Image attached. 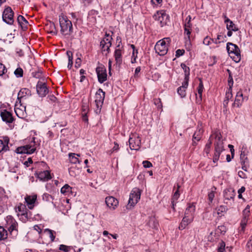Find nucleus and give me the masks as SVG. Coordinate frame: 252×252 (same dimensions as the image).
<instances>
[{
	"label": "nucleus",
	"mask_w": 252,
	"mask_h": 252,
	"mask_svg": "<svg viewBox=\"0 0 252 252\" xmlns=\"http://www.w3.org/2000/svg\"><path fill=\"white\" fill-rule=\"evenodd\" d=\"M216 188L213 187L211 188V190L208 192V197L209 200V204L210 205L212 203L214 198L215 197V190Z\"/></svg>",
	"instance_id": "obj_35"
},
{
	"label": "nucleus",
	"mask_w": 252,
	"mask_h": 252,
	"mask_svg": "<svg viewBox=\"0 0 252 252\" xmlns=\"http://www.w3.org/2000/svg\"><path fill=\"white\" fill-rule=\"evenodd\" d=\"M0 116L2 121L6 123H12L14 121L12 114L6 110L1 111Z\"/></svg>",
	"instance_id": "obj_19"
},
{
	"label": "nucleus",
	"mask_w": 252,
	"mask_h": 252,
	"mask_svg": "<svg viewBox=\"0 0 252 252\" xmlns=\"http://www.w3.org/2000/svg\"><path fill=\"white\" fill-rule=\"evenodd\" d=\"M114 56L116 63L121 64L122 63V51L119 49H116Z\"/></svg>",
	"instance_id": "obj_31"
},
{
	"label": "nucleus",
	"mask_w": 252,
	"mask_h": 252,
	"mask_svg": "<svg viewBox=\"0 0 252 252\" xmlns=\"http://www.w3.org/2000/svg\"><path fill=\"white\" fill-rule=\"evenodd\" d=\"M36 91L40 96H45L48 93L46 83L38 81L36 85Z\"/></svg>",
	"instance_id": "obj_14"
},
{
	"label": "nucleus",
	"mask_w": 252,
	"mask_h": 252,
	"mask_svg": "<svg viewBox=\"0 0 252 252\" xmlns=\"http://www.w3.org/2000/svg\"><path fill=\"white\" fill-rule=\"evenodd\" d=\"M225 244L224 242L221 241L220 242L218 248V252H225Z\"/></svg>",
	"instance_id": "obj_48"
},
{
	"label": "nucleus",
	"mask_w": 252,
	"mask_h": 252,
	"mask_svg": "<svg viewBox=\"0 0 252 252\" xmlns=\"http://www.w3.org/2000/svg\"><path fill=\"white\" fill-rule=\"evenodd\" d=\"M7 199V198L5 195L0 196V214L2 213L4 211V206Z\"/></svg>",
	"instance_id": "obj_37"
},
{
	"label": "nucleus",
	"mask_w": 252,
	"mask_h": 252,
	"mask_svg": "<svg viewBox=\"0 0 252 252\" xmlns=\"http://www.w3.org/2000/svg\"><path fill=\"white\" fill-rule=\"evenodd\" d=\"M71 189L72 188L70 187L68 184H65L61 188V192L63 194L67 195L71 192Z\"/></svg>",
	"instance_id": "obj_36"
},
{
	"label": "nucleus",
	"mask_w": 252,
	"mask_h": 252,
	"mask_svg": "<svg viewBox=\"0 0 252 252\" xmlns=\"http://www.w3.org/2000/svg\"><path fill=\"white\" fill-rule=\"evenodd\" d=\"M15 209L18 217L21 214L25 213L26 211H28L26 208V206L21 203L19 204L18 206L16 207Z\"/></svg>",
	"instance_id": "obj_32"
},
{
	"label": "nucleus",
	"mask_w": 252,
	"mask_h": 252,
	"mask_svg": "<svg viewBox=\"0 0 252 252\" xmlns=\"http://www.w3.org/2000/svg\"><path fill=\"white\" fill-rule=\"evenodd\" d=\"M96 72L98 82L102 83L107 80L106 70L104 67H98L96 68Z\"/></svg>",
	"instance_id": "obj_15"
},
{
	"label": "nucleus",
	"mask_w": 252,
	"mask_h": 252,
	"mask_svg": "<svg viewBox=\"0 0 252 252\" xmlns=\"http://www.w3.org/2000/svg\"><path fill=\"white\" fill-rule=\"evenodd\" d=\"M79 157L80 155L78 154H75V153H70L69 154V158L70 162L73 164H76L77 163H80V161L78 158L76 157Z\"/></svg>",
	"instance_id": "obj_34"
},
{
	"label": "nucleus",
	"mask_w": 252,
	"mask_h": 252,
	"mask_svg": "<svg viewBox=\"0 0 252 252\" xmlns=\"http://www.w3.org/2000/svg\"><path fill=\"white\" fill-rule=\"evenodd\" d=\"M141 191L138 188L133 189L129 195V198L127 205V209H130L137 203L140 199Z\"/></svg>",
	"instance_id": "obj_5"
},
{
	"label": "nucleus",
	"mask_w": 252,
	"mask_h": 252,
	"mask_svg": "<svg viewBox=\"0 0 252 252\" xmlns=\"http://www.w3.org/2000/svg\"><path fill=\"white\" fill-rule=\"evenodd\" d=\"M240 162L242 165V168L245 171H247L249 167V160L244 152L241 153L240 155Z\"/></svg>",
	"instance_id": "obj_25"
},
{
	"label": "nucleus",
	"mask_w": 252,
	"mask_h": 252,
	"mask_svg": "<svg viewBox=\"0 0 252 252\" xmlns=\"http://www.w3.org/2000/svg\"><path fill=\"white\" fill-rule=\"evenodd\" d=\"M17 227H18V223L16 221L15 222V224H14V223H13L12 224H11L10 226H8V229L9 231L11 233L13 232L14 231H17Z\"/></svg>",
	"instance_id": "obj_49"
},
{
	"label": "nucleus",
	"mask_w": 252,
	"mask_h": 252,
	"mask_svg": "<svg viewBox=\"0 0 252 252\" xmlns=\"http://www.w3.org/2000/svg\"><path fill=\"white\" fill-rule=\"evenodd\" d=\"M195 210V205L193 203L189 204L185 210L184 216L193 220Z\"/></svg>",
	"instance_id": "obj_18"
},
{
	"label": "nucleus",
	"mask_w": 252,
	"mask_h": 252,
	"mask_svg": "<svg viewBox=\"0 0 252 252\" xmlns=\"http://www.w3.org/2000/svg\"><path fill=\"white\" fill-rule=\"evenodd\" d=\"M215 143V153L213 158V161L216 163L219 159L221 152L224 150L223 142L220 135L217 134Z\"/></svg>",
	"instance_id": "obj_3"
},
{
	"label": "nucleus",
	"mask_w": 252,
	"mask_h": 252,
	"mask_svg": "<svg viewBox=\"0 0 252 252\" xmlns=\"http://www.w3.org/2000/svg\"><path fill=\"white\" fill-rule=\"evenodd\" d=\"M225 23L226 24V28L228 31H238V28H237L229 18L225 16Z\"/></svg>",
	"instance_id": "obj_28"
},
{
	"label": "nucleus",
	"mask_w": 252,
	"mask_h": 252,
	"mask_svg": "<svg viewBox=\"0 0 252 252\" xmlns=\"http://www.w3.org/2000/svg\"><path fill=\"white\" fill-rule=\"evenodd\" d=\"M66 53L68 57V63L67 67L69 69H70L71 68V67L72 66V64H73L72 53L70 51H67Z\"/></svg>",
	"instance_id": "obj_46"
},
{
	"label": "nucleus",
	"mask_w": 252,
	"mask_h": 252,
	"mask_svg": "<svg viewBox=\"0 0 252 252\" xmlns=\"http://www.w3.org/2000/svg\"><path fill=\"white\" fill-rule=\"evenodd\" d=\"M14 73L17 77H21L23 75V70L20 67L17 68Z\"/></svg>",
	"instance_id": "obj_47"
},
{
	"label": "nucleus",
	"mask_w": 252,
	"mask_h": 252,
	"mask_svg": "<svg viewBox=\"0 0 252 252\" xmlns=\"http://www.w3.org/2000/svg\"><path fill=\"white\" fill-rule=\"evenodd\" d=\"M226 49L231 58L236 62L238 63L241 60L240 51L238 47L232 43H227Z\"/></svg>",
	"instance_id": "obj_4"
},
{
	"label": "nucleus",
	"mask_w": 252,
	"mask_h": 252,
	"mask_svg": "<svg viewBox=\"0 0 252 252\" xmlns=\"http://www.w3.org/2000/svg\"><path fill=\"white\" fill-rule=\"evenodd\" d=\"M217 39L218 40V42H221L224 40V37L221 34H218Z\"/></svg>",
	"instance_id": "obj_63"
},
{
	"label": "nucleus",
	"mask_w": 252,
	"mask_h": 252,
	"mask_svg": "<svg viewBox=\"0 0 252 252\" xmlns=\"http://www.w3.org/2000/svg\"><path fill=\"white\" fill-rule=\"evenodd\" d=\"M60 250L64 251L65 252H68L69 247L64 245H61L59 248Z\"/></svg>",
	"instance_id": "obj_57"
},
{
	"label": "nucleus",
	"mask_w": 252,
	"mask_h": 252,
	"mask_svg": "<svg viewBox=\"0 0 252 252\" xmlns=\"http://www.w3.org/2000/svg\"><path fill=\"white\" fill-rule=\"evenodd\" d=\"M177 190L175 191V192H174L173 196H172V200H174V201H177L178 199L179 198V196H180V193L179 192V189L180 188V186L179 185V184H177Z\"/></svg>",
	"instance_id": "obj_43"
},
{
	"label": "nucleus",
	"mask_w": 252,
	"mask_h": 252,
	"mask_svg": "<svg viewBox=\"0 0 252 252\" xmlns=\"http://www.w3.org/2000/svg\"><path fill=\"white\" fill-rule=\"evenodd\" d=\"M38 178L42 181H46L52 178L50 173L48 170L39 171L36 173Z\"/></svg>",
	"instance_id": "obj_24"
},
{
	"label": "nucleus",
	"mask_w": 252,
	"mask_h": 252,
	"mask_svg": "<svg viewBox=\"0 0 252 252\" xmlns=\"http://www.w3.org/2000/svg\"><path fill=\"white\" fill-rule=\"evenodd\" d=\"M36 150V148L34 147V145H26L24 146L18 147L16 151L18 154H32Z\"/></svg>",
	"instance_id": "obj_12"
},
{
	"label": "nucleus",
	"mask_w": 252,
	"mask_h": 252,
	"mask_svg": "<svg viewBox=\"0 0 252 252\" xmlns=\"http://www.w3.org/2000/svg\"><path fill=\"white\" fill-rule=\"evenodd\" d=\"M14 12L11 8L8 6L5 8L2 13V20L9 25H12L14 22Z\"/></svg>",
	"instance_id": "obj_9"
},
{
	"label": "nucleus",
	"mask_w": 252,
	"mask_h": 252,
	"mask_svg": "<svg viewBox=\"0 0 252 252\" xmlns=\"http://www.w3.org/2000/svg\"><path fill=\"white\" fill-rule=\"evenodd\" d=\"M129 144L131 150H138L141 145V139L137 134H131L129 139Z\"/></svg>",
	"instance_id": "obj_8"
},
{
	"label": "nucleus",
	"mask_w": 252,
	"mask_h": 252,
	"mask_svg": "<svg viewBox=\"0 0 252 252\" xmlns=\"http://www.w3.org/2000/svg\"><path fill=\"white\" fill-rule=\"evenodd\" d=\"M131 47L133 48V53H132V58H134L137 56V54L138 53L137 50H135V46L134 45H131Z\"/></svg>",
	"instance_id": "obj_61"
},
{
	"label": "nucleus",
	"mask_w": 252,
	"mask_h": 252,
	"mask_svg": "<svg viewBox=\"0 0 252 252\" xmlns=\"http://www.w3.org/2000/svg\"><path fill=\"white\" fill-rule=\"evenodd\" d=\"M154 104L157 106L158 109H161L162 107V103L160 98H155L154 99Z\"/></svg>",
	"instance_id": "obj_52"
},
{
	"label": "nucleus",
	"mask_w": 252,
	"mask_h": 252,
	"mask_svg": "<svg viewBox=\"0 0 252 252\" xmlns=\"http://www.w3.org/2000/svg\"><path fill=\"white\" fill-rule=\"evenodd\" d=\"M7 72V69L4 65L0 63V76H2Z\"/></svg>",
	"instance_id": "obj_53"
},
{
	"label": "nucleus",
	"mask_w": 252,
	"mask_h": 252,
	"mask_svg": "<svg viewBox=\"0 0 252 252\" xmlns=\"http://www.w3.org/2000/svg\"><path fill=\"white\" fill-rule=\"evenodd\" d=\"M61 32L63 34L70 35L72 32V24L67 16L61 15L59 16Z\"/></svg>",
	"instance_id": "obj_1"
},
{
	"label": "nucleus",
	"mask_w": 252,
	"mask_h": 252,
	"mask_svg": "<svg viewBox=\"0 0 252 252\" xmlns=\"http://www.w3.org/2000/svg\"><path fill=\"white\" fill-rule=\"evenodd\" d=\"M250 206L247 205L246 208L243 211V218L240 223L241 230H240V231L244 232L245 230L250 215Z\"/></svg>",
	"instance_id": "obj_10"
},
{
	"label": "nucleus",
	"mask_w": 252,
	"mask_h": 252,
	"mask_svg": "<svg viewBox=\"0 0 252 252\" xmlns=\"http://www.w3.org/2000/svg\"><path fill=\"white\" fill-rule=\"evenodd\" d=\"M188 81V79L186 77L185 78V80L182 83V86L177 89V93L182 98L185 97L186 95V90L189 85Z\"/></svg>",
	"instance_id": "obj_20"
},
{
	"label": "nucleus",
	"mask_w": 252,
	"mask_h": 252,
	"mask_svg": "<svg viewBox=\"0 0 252 252\" xmlns=\"http://www.w3.org/2000/svg\"><path fill=\"white\" fill-rule=\"evenodd\" d=\"M105 97V93L102 89H99L95 93V103L96 107L99 108H100L104 101Z\"/></svg>",
	"instance_id": "obj_13"
},
{
	"label": "nucleus",
	"mask_w": 252,
	"mask_h": 252,
	"mask_svg": "<svg viewBox=\"0 0 252 252\" xmlns=\"http://www.w3.org/2000/svg\"><path fill=\"white\" fill-rule=\"evenodd\" d=\"M15 112L19 118L24 119L27 116L26 106L22 105L21 103H19V102L16 101L15 106Z\"/></svg>",
	"instance_id": "obj_11"
},
{
	"label": "nucleus",
	"mask_w": 252,
	"mask_h": 252,
	"mask_svg": "<svg viewBox=\"0 0 252 252\" xmlns=\"http://www.w3.org/2000/svg\"><path fill=\"white\" fill-rule=\"evenodd\" d=\"M107 206L112 210H114L119 204L118 200L113 196H108L105 198Z\"/></svg>",
	"instance_id": "obj_17"
},
{
	"label": "nucleus",
	"mask_w": 252,
	"mask_h": 252,
	"mask_svg": "<svg viewBox=\"0 0 252 252\" xmlns=\"http://www.w3.org/2000/svg\"><path fill=\"white\" fill-rule=\"evenodd\" d=\"M244 99L242 91L240 90L237 93L235 101L233 103V106L240 107L242 105Z\"/></svg>",
	"instance_id": "obj_23"
},
{
	"label": "nucleus",
	"mask_w": 252,
	"mask_h": 252,
	"mask_svg": "<svg viewBox=\"0 0 252 252\" xmlns=\"http://www.w3.org/2000/svg\"><path fill=\"white\" fill-rule=\"evenodd\" d=\"M8 142L9 139L7 138H6L4 139V141L1 140H0V153L2 151L5 152L8 150Z\"/></svg>",
	"instance_id": "obj_30"
},
{
	"label": "nucleus",
	"mask_w": 252,
	"mask_h": 252,
	"mask_svg": "<svg viewBox=\"0 0 252 252\" xmlns=\"http://www.w3.org/2000/svg\"><path fill=\"white\" fill-rule=\"evenodd\" d=\"M227 210V208L225 206H220L217 209V213L220 216L223 215V213L225 212Z\"/></svg>",
	"instance_id": "obj_45"
},
{
	"label": "nucleus",
	"mask_w": 252,
	"mask_h": 252,
	"mask_svg": "<svg viewBox=\"0 0 252 252\" xmlns=\"http://www.w3.org/2000/svg\"><path fill=\"white\" fill-rule=\"evenodd\" d=\"M181 66L185 73V78L187 77V78L189 79V68L188 67L185 63H182L181 64Z\"/></svg>",
	"instance_id": "obj_44"
},
{
	"label": "nucleus",
	"mask_w": 252,
	"mask_h": 252,
	"mask_svg": "<svg viewBox=\"0 0 252 252\" xmlns=\"http://www.w3.org/2000/svg\"><path fill=\"white\" fill-rule=\"evenodd\" d=\"M185 53L184 50L178 49L176 52V56L177 57H179L181 56H182Z\"/></svg>",
	"instance_id": "obj_58"
},
{
	"label": "nucleus",
	"mask_w": 252,
	"mask_h": 252,
	"mask_svg": "<svg viewBox=\"0 0 252 252\" xmlns=\"http://www.w3.org/2000/svg\"><path fill=\"white\" fill-rule=\"evenodd\" d=\"M211 41H212V39L208 36H206L204 38L203 43L205 45H209L210 44Z\"/></svg>",
	"instance_id": "obj_56"
},
{
	"label": "nucleus",
	"mask_w": 252,
	"mask_h": 252,
	"mask_svg": "<svg viewBox=\"0 0 252 252\" xmlns=\"http://www.w3.org/2000/svg\"><path fill=\"white\" fill-rule=\"evenodd\" d=\"M202 133V130L201 129H199L198 130L196 131L193 135V144H196L194 140H196L197 141H198L200 140L201 138V134Z\"/></svg>",
	"instance_id": "obj_38"
},
{
	"label": "nucleus",
	"mask_w": 252,
	"mask_h": 252,
	"mask_svg": "<svg viewBox=\"0 0 252 252\" xmlns=\"http://www.w3.org/2000/svg\"><path fill=\"white\" fill-rule=\"evenodd\" d=\"M43 200L46 201H50L52 199V197L51 195L47 193H45L42 196Z\"/></svg>",
	"instance_id": "obj_54"
},
{
	"label": "nucleus",
	"mask_w": 252,
	"mask_h": 252,
	"mask_svg": "<svg viewBox=\"0 0 252 252\" xmlns=\"http://www.w3.org/2000/svg\"><path fill=\"white\" fill-rule=\"evenodd\" d=\"M227 71L229 73V77H228V85L229 86V90H231V88L233 86V78H232V76L231 74V72L229 70H227Z\"/></svg>",
	"instance_id": "obj_50"
},
{
	"label": "nucleus",
	"mask_w": 252,
	"mask_h": 252,
	"mask_svg": "<svg viewBox=\"0 0 252 252\" xmlns=\"http://www.w3.org/2000/svg\"><path fill=\"white\" fill-rule=\"evenodd\" d=\"M112 38L107 33H105V36L101 40L100 46L101 48L102 51L105 52V54L109 53L110 47L111 46V40Z\"/></svg>",
	"instance_id": "obj_7"
},
{
	"label": "nucleus",
	"mask_w": 252,
	"mask_h": 252,
	"mask_svg": "<svg viewBox=\"0 0 252 252\" xmlns=\"http://www.w3.org/2000/svg\"><path fill=\"white\" fill-rule=\"evenodd\" d=\"M142 164L145 168H150L153 166L152 163L148 160L143 161Z\"/></svg>",
	"instance_id": "obj_55"
},
{
	"label": "nucleus",
	"mask_w": 252,
	"mask_h": 252,
	"mask_svg": "<svg viewBox=\"0 0 252 252\" xmlns=\"http://www.w3.org/2000/svg\"><path fill=\"white\" fill-rule=\"evenodd\" d=\"M199 84L197 88V93L199 95V98L201 100L202 98V94L204 90V86L201 79H199Z\"/></svg>",
	"instance_id": "obj_41"
},
{
	"label": "nucleus",
	"mask_w": 252,
	"mask_h": 252,
	"mask_svg": "<svg viewBox=\"0 0 252 252\" xmlns=\"http://www.w3.org/2000/svg\"><path fill=\"white\" fill-rule=\"evenodd\" d=\"M81 63V60L80 58H77L76 60L75 63V67L78 68L80 66Z\"/></svg>",
	"instance_id": "obj_60"
},
{
	"label": "nucleus",
	"mask_w": 252,
	"mask_h": 252,
	"mask_svg": "<svg viewBox=\"0 0 252 252\" xmlns=\"http://www.w3.org/2000/svg\"><path fill=\"white\" fill-rule=\"evenodd\" d=\"M238 175L241 178L244 179L246 178L245 174L242 171H240L238 172Z\"/></svg>",
	"instance_id": "obj_64"
},
{
	"label": "nucleus",
	"mask_w": 252,
	"mask_h": 252,
	"mask_svg": "<svg viewBox=\"0 0 252 252\" xmlns=\"http://www.w3.org/2000/svg\"><path fill=\"white\" fill-rule=\"evenodd\" d=\"M193 220L184 216L179 226V229L180 230H183L185 229L189 224L193 221Z\"/></svg>",
	"instance_id": "obj_26"
},
{
	"label": "nucleus",
	"mask_w": 252,
	"mask_h": 252,
	"mask_svg": "<svg viewBox=\"0 0 252 252\" xmlns=\"http://www.w3.org/2000/svg\"><path fill=\"white\" fill-rule=\"evenodd\" d=\"M33 228L34 230L37 231L39 234L41 233L42 232V229L40 227L37 225H35L33 226Z\"/></svg>",
	"instance_id": "obj_62"
},
{
	"label": "nucleus",
	"mask_w": 252,
	"mask_h": 252,
	"mask_svg": "<svg viewBox=\"0 0 252 252\" xmlns=\"http://www.w3.org/2000/svg\"><path fill=\"white\" fill-rule=\"evenodd\" d=\"M17 21L23 30H26L27 29L28 22L23 16L19 15L17 17Z\"/></svg>",
	"instance_id": "obj_27"
},
{
	"label": "nucleus",
	"mask_w": 252,
	"mask_h": 252,
	"mask_svg": "<svg viewBox=\"0 0 252 252\" xmlns=\"http://www.w3.org/2000/svg\"><path fill=\"white\" fill-rule=\"evenodd\" d=\"M25 199L28 207L30 209H32L34 206L35 202L37 199V195L36 194L32 195H27L25 198Z\"/></svg>",
	"instance_id": "obj_22"
},
{
	"label": "nucleus",
	"mask_w": 252,
	"mask_h": 252,
	"mask_svg": "<svg viewBox=\"0 0 252 252\" xmlns=\"http://www.w3.org/2000/svg\"><path fill=\"white\" fill-rule=\"evenodd\" d=\"M44 232L49 236L51 239V241L53 242L55 238V234H56V232L48 228L45 229Z\"/></svg>",
	"instance_id": "obj_40"
},
{
	"label": "nucleus",
	"mask_w": 252,
	"mask_h": 252,
	"mask_svg": "<svg viewBox=\"0 0 252 252\" xmlns=\"http://www.w3.org/2000/svg\"><path fill=\"white\" fill-rule=\"evenodd\" d=\"M191 17L190 15H189L184 22V31L185 34L188 35V38H190V34L191 31L192 24L191 23Z\"/></svg>",
	"instance_id": "obj_16"
},
{
	"label": "nucleus",
	"mask_w": 252,
	"mask_h": 252,
	"mask_svg": "<svg viewBox=\"0 0 252 252\" xmlns=\"http://www.w3.org/2000/svg\"><path fill=\"white\" fill-rule=\"evenodd\" d=\"M7 231L2 226H0V241L7 238Z\"/></svg>",
	"instance_id": "obj_42"
},
{
	"label": "nucleus",
	"mask_w": 252,
	"mask_h": 252,
	"mask_svg": "<svg viewBox=\"0 0 252 252\" xmlns=\"http://www.w3.org/2000/svg\"><path fill=\"white\" fill-rule=\"evenodd\" d=\"M31 95V91L27 88L21 89L18 94L17 100L19 103H21L22 99L26 98L27 96Z\"/></svg>",
	"instance_id": "obj_21"
},
{
	"label": "nucleus",
	"mask_w": 252,
	"mask_h": 252,
	"mask_svg": "<svg viewBox=\"0 0 252 252\" xmlns=\"http://www.w3.org/2000/svg\"><path fill=\"white\" fill-rule=\"evenodd\" d=\"M154 18L155 20L160 23L161 27L167 24L169 21V16L164 11H160L157 12L154 15Z\"/></svg>",
	"instance_id": "obj_6"
},
{
	"label": "nucleus",
	"mask_w": 252,
	"mask_h": 252,
	"mask_svg": "<svg viewBox=\"0 0 252 252\" xmlns=\"http://www.w3.org/2000/svg\"><path fill=\"white\" fill-rule=\"evenodd\" d=\"M232 97V94L231 93V89L228 90V91L226 93L225 95V99H228L229 100Z\"/></svg>",
	"instance_id": "obj_59"
},
{
	"label": "nucleus",
	"mask_w": 252,
	"mask_h": 252,
	"mask_svg": "<svg viewBox=\"0 0 252 252\" xmlns=\"http://www.w3.org/2000/svg\"><path fill=\"white\" fill-rule=\"evenodd\" d=\"M170 41L169 37L164 38L158 41L155 46L156 52L160 56L165 55L168 51V46Z\"/></svg>",
	"instance_id": "obj_2"
},
{
	"label": "nucleus",
	"mask_w": 252,
	"mask_h": 252,
	"mask_svg": "<svg viewBox=\"0 0 252 252\" xmlns=\"http://www.w3.org/2000/svg\"><path fill=\"white\" fill-rule=\"evenodd\" d=\"M211 144H212V142L211 141L209 140L208 143L205 145L204 151V152L207 155L210 153Z\"/></svg>",
	"instance_id": "obj_51"
},
{
	"label": "nucleus",
	"mask_w": 252,
	"mask_h": 252,
	"mask_svg": "<svg viewBox=\"0 0 252 252\" xmlns=\"http://www.w3.org/2000/svg\"><path fill=\"white\" fill-rule=\"evenodd\" d=\"M223 196L225 201L226 200H230L234 198L235 194L233 190L231 189H225L223 192Z\"/></svg>",
	"instance_id": "obj_29"
},
{
	"label": "nucleus",
	"mask_w": 252,
	"mask_h": 252,
	"mask_svg": "<svg viewBox=\"0 0 252 252\" xmlns=\"http://www.w3.org/2000/svg\"><path fill=\"white\" fill-rule=\"evenodd\" d=\"M18 217L22 221L26 222L31 218V213L27 211L25 213L21 214Z\"/></svg>",
	"instance_id": "obj_33"
},
{
	"label": "nucleus",
	"mask_w": 252,
	"mask_h": 252,
	"mask_svg": "<svg viewBox=\"0 0 252 252\" xmlns=\"http://www.w3.org/2000/svg\"><path fill=\"white\" fill-rule=\"evenodd\" d=\"M5 221L6 222V226L7 228H8V226H10L11 224H13V223L15 224L16 222V220L11 216H7L5 219Z\"/></svg>",
	"instance_id": "obj_39"
}]
</instances>
